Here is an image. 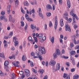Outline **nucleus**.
<instances>
[{"mask_svg":"<svg viewBox=\"0 0 79 79\" xmlns=\"http://www.w3.org/2000/svg\"><path fill=\"white\" fill-rule=\"evenodd\" d=\"M44 52H45V48H44L41 47V48H39V52L37 54V56H38V58L40 59V60H42L43 59L42 56L41 55H40L39 54L42 55Z\"/></svg>","mask_w":79,"mask_h":79,"instance_id":"obj_1","label":"nucleus"},{"mask_svg":"<svg viewBox=\"0 0 79 79\" xmlns=\"http://www.w3.org/2000/svg\"><path fill=\"white\" fill-rule=\"evenodd\" d=\"M56 53H54L53 55V59L54 60H55L56 58H57V55H60V49H57L56 50Z\"/></svg>","mask_w":79,"mask_h":79,"instance_id":"obj_2","label":"nucleus"},{"mask_svg":"<svg viewBox=\"0 0 79 79\" xmlns=\"http://www.w3.org/2000/svg\"><path fill=\"white\" fill-rule=\"evenodd\" d=\"M17 40H18V39L16 38V37H13V41L14 43H15V44H14V45H15V46H16L17 45H18L19 42Z\"/></svg>","mask_w":79,"mask_h":79,"instance_id":"obj_3","label":"nucleus"},{"mask_svg":"<svg viewBox=\"0 0 79 79\" xmlns=\"http://www.w3.org/2000/svg\"><path fill=\"white\" fill-rule=\"evenodd\" d=\"M55 24L54 25V29L56 30L57 29V26H58V20H57V16H55Z\"/></svg>","mask_w":79,"mask_h":79,"instance_id":"obj_4","label":"nucleus"},{"mask_svg":"<svg viewBox=\"0 0 79 79\" xmlns=\"http://www.w3.org/2000/svg\"><path fill=\"white\" fill-rule=\"evenodd\" d=\"M56 64V62L54 60H51L49 62V65L52 66H53Z\"/></svg>","mask_w":79,"mask_h":79,"instance_id":"obj_5","label":"nucleus"},{"mask_svg":"<svg viewBox=\"0 0 79 79\" xmlns=\"http://www.w3.org/2000/svg\"><path fill=\"white\" fill-rule=\"evenodd\" d=\"M25 74L27 77H29L30 76V73H29V70L28 69H25Z\"/></svg>","mask_w":79,"mask_h":79,"instance_id":"obj_6","label":"nucleus"},{"mask_svg":"<svg viewBox=\"0 0 79 79\" xmlns=\"http://www.w3.org/2000/svg\"><path fill=\"white\" fill-rule=\"evenodd\" d=\"M65 29L66 31H68V30L69 32H71V28L68 26V25H66L65 26Z\"/></svg>","mask_w":79,"mask_h":79,"instance_id":"obj_7","label":"nucleus"},{"mask_svg":"<svg viewBox=\"0 0 79 79\" xmlns=\"http://www.w3.org/2000/svg\"><path fill=\"white\" fill-rule=\"evenodd\" d=\"M46 6L48 10H52V7L51 6V5L48 4L46 5Z\"/></svg>","mask_w":79,"mask_h":79,"instance_id":"obj_8","label":"nucleus"},{"mask_svg":"<svg viewBox=\"0 0 79 79\" xmlns=\"http://www.w3.org/2000/svg\"><path fill=\"white\" fill-rule=\"evenodd\" d=\"M60 69V64L58 63L56 65V69L58 71Z\"/></svg>","mask_w":79,"mask_h":79,"instance_id":"obj_9","label":"nucleus"},{"mask_svg":"<svg viewBox=\"0 0 79 79\" xmlns=\"http://www.w3.org/2000/svg\"><path fill=\"white\" fill-rule=\"evenodd\" d=\"M67 4L68 8H69L71 7V3H70V1H69V0H67Z\"/></svg>","mask_w":79,"mask_h":79,"instance_id":"obj_10","label":"nucleus"},{"mask_svg":"<svg viewBox=\"0 0 79 79\" xmlns=\"http://www.w3.org/2000/svg\"><path fill=\"white\" fill-rule=\"evenodd\" d=\"M60 26L63 27L64 26V23H63V19L60 20Z\"/></svg>","mask_w":79,"mask_h":79,"instance_id":"obj_11","label":"nucleus"},{"mask_svg":"<svg viewBox=\"0 0 79 79\" xmlns=\"http://www.w3.org/2000/svg\"><path fill=\"white\" fill-rule=\"evenodd\" d=\"M69 53L71 55H74L76 54V51H72L71 52H69Z\"/></svg>","mask_w":79,"mask_h":79,"instance_id":"obj_12","label":"nucleus"},{"mask_svg":"<svg viewBox=\"0 0 79 79\" xmlns=\"http://www.w3.org/2000/svg\"><path fill=\"white\" fill-rule=\"evenodd\" d=\"M7 11L8 14H10V6L9 5L7 6Z\"/></svg>","mask_w":79,"mask_h":79,"instance_id":"obj_13","label":"nucleus"},{"mask_svg":"<svg viewBox=\"0 0 79 79\" xmlns=\"http://www.w3.org/2000/svg\"><path fill=\"white\" fill-rule=\"evenodd\" d=\"M72 15H73V17H74V18H75L76 19H77V20H78V19H79V18H78V17H77V15H76V14H73Z\"/></svg>","mask_w":79,"mask_h":79,"instance_id":"obj_14","label":"nucleus"},{"mask_svg":"<svg viewBox=\"0 0 79 79\" xmlns=\"http://www.w3.org/2000/svg\"><path fill=\"white\" fill-rule=\"evenodd\" d=\"M12 64H13V65H14V66H16V67H19V66H20V65H18V64L16 63L15 64V62H12Z\"/></svg>","mask_w":79,"mask_h":79,"instance_id":"obj_15","label":"nucleus"},{"mask_svg":"<svg viewBox=\"0 0 79 79\" xmlns=\"http://www.w3.org/2000/svg\"><path fill=\"white\" fill-rule=\"evenodd\" d=\"M79 77V76L77 74H76L73 77V79H78Z\"/></svg>","mask_w":79,"mask_h":79,"instance_id":"obj_16","label":"nucleus"},{"mask_svg":"<svg viewBox=\"0 0 79 79\" xmlns=\"http://www.w3.org/2000/svg\"><path fill=\"white\" fill-rule=\"evenodd\" d=\"M35 13V10L33 9L29 11V13L30 15H32V13Z\"/></svg>","mask_w":79,"mask_h":79,"instance_id":"obj_17","label":"nucleus"},{"mask_svg":"<svg viewBox=\"0 0 79 79\" xmlns=\"http://www.w3.org/2000/svg\"><path fill=\"white\" fill-rule=\"evenodd\" d=\"M13 35V31H11L9 33V35L8 36V37L9 38H10V37H11Z\"/></svg>","mask_w":79,"mask_h":79,"instance_id":"obj_18","label":"nucleus"},{"mask_svg":"<svg viewBox=\"0 0 79 79\" xmlns=\"http://www.w3.org/2000/svg\"><path fill=\"white\" fill-rule=\"evenodd\" d=\"M9 64V62L8 61H6L4 62V65L5 66H7Z\"/></svg>","mask_w":79,"mask_h":79,"instance_id":"obj_19","label":"nucleus"},{"mask_svg":"<svg viewBox=\"0 0 79 79\" xmlns=\"http://www.w3.org/2000/svg\"><path fill=\"white\" fill-rule=\"evenodd\" d=\"M26 60V56L25 55H23L22 56V60L23 61H25Z\"/></svg>","mask_w":79,"mask_h":79,"instance_id":"obj_20","label":"nucleus"},{"mask_svg":"<svg viewBox=\"0 0 79 79\" xmlns=\"http://www.w3.org/2000/svg\"><path fill=\"white\" fill-rule=\"evenodd\" d=\"M43 37V35L42 33H40L39 34V39H41Z\"/></svg>","mask_w":79,"mask_h":79,"instance_id":"obj_21","label":"nucleus"},{"mask_svg":"<svg viewBox=\"0 0 79 79\" xmlns=\"http://www.w3.org/2000/svg\"><path fill=\"white\" fill-rule=\"evenodd\" d=\"M15 5L16 7H17L18 5V0H16L15 1Z\"/></svg>","mask_w":79,"mask_h":79,"instance_id":"obj_22","label":"nucleus"},{"mask_svg":"<svg viewBox=\"0 0 79 79\" xmlns=\"http://www.w3.org/2000/svg\"><path fill=\"white\" fill-rule=\"evenodd\" d=\"M54 40H55V38H54V36H53L52 37V39L50 40L51 42H52V44H53V43H54Z\"/></svg>","mask_w":79,"mask_h":79,"instance_id":"obj_23","label":"nucleus"},{"mask_svg":"<svg viewBox=\"0 0 79 79\" xmlns=\"http://www.w3.org/2000/svg\"><path fill=\"white\" fill-rule=\"evenodd\" d=\"M12 19H13V17H12V16L11 15H9V21L10 22L12 21Z\"/></svg>","mask_w":79,"mask_h":79,"instance_id":"obj_24","label":"nucleus"},{"mask_svg":"<svg viewBox=\"0 0 79 79\" xmlns=\"http://www.w3.org/2000/svg\"><path fill=\"white\" fill-rule=\"evenodd\" d=\"M39 72L41 74H43V73L44 72V70L43 69L39 70Z\"/></svg>","mask_w":79,"mask_h":79,"instance_id":"obj_25","label":"nucleus"},{"mask_svg":"<svg viewBox=\"0 0 79 79\" xmlns=\"http://www.w3.org/2000/svg\"><path fill=\"white\" fill-rule=\"evenodd\" d=\"M23 4L25 6H29V3L27 1L24 2Z\"/></svg>","mask_w":79,"mask_h":79,"instance_id":"obj_26","label":"nucleus"},{"mask_svg":"<svg viewBox=\"0 0 79 79\" xmlns=\"http://www.w3.org/2000/svg\"><path fill=\"white\" fill-rule=\"evenodd\" d=\"M52 14L50 12H48L46 13L47 16L49 17L51 16Z\"/></svg>","mask_w":79,"mask_h":79,"instance_id":"obj_27","label":"nucleus"},{"mask_svg":"<svg viewBox=\"0 0 79 79\" xmlns=\"http://www.w3.org/2000/svg\"><path fill=\"white\" fill-rule=\"evenodd\" d=\"M32 37L31 36H29L28 37V40H29L30 41H31L32 42H34V40H32Z\"/></svg>","mask_w":79,"mask_h":79,"instance_id":"obj_28","label":"nucleus"},{"mask_svg":"<svg viewBox=\"0 0 79 79\" xmlns=\"http://www.w3.org/2000/svg\"><path fill=\"white\" fill-rule=\"evenodd\" d=\"M74 38L73 41L74 44H77V42H76V40L75 39V37H76V36H74Z\"/></svg>","mask_w":79,"mask_h":79,"instance_id":"obj_29","label":"nucleus"},{"mask_svg":"<svg viewBox=\"0 0 79 79\" xmlns=\"http://www.w3.org/2000/svg\"><path fill=\"white\" fill-rule=\"evenodd\" d=\"M52 70L53 71V73H54V72H56V71H58L56 69H55V67H52Z\"/></svg>","mask_w":79,"mask_h":79,"instance_id":"obj_30","label":"nucleus"},{"mask_svg":"<svg viewBox=\"0 0 79 79\" xmlns=\"http://www.w3.org/2000/svg\"><path fill=\"white\" fill-rule=\"evenodd\" d=\"M0 75L1 76H3L4 75V73L1 70H0Z\"/></svg>","mask_w":79,"mask_h":79,"instance_id":"obj_31","label":"nucleus"},{"mask_svg":"<svg viewBox=\"0 0 79 79\" xmlns=\"http://www.w3.org/2000/svg\"><path fill=\"white\" fill-rule=\"evenodd\" d=\"M73 22L72 23V24H74V23H76V19H75V18L74 17H73Z\"/></svg>","mask_w":79,"mask_h":79,"instance_id":"obj_32","label":"nucleus"},{"mask_svg":"<svg viewBox=\"0 0 79 79\" xmlns=\"http://www.w3.org/2000/svg\"><path fill=\"white\" fill-rule=\"evenodd\" d=\"M4 18V16H1L0 17V20L2 21V20H3Z\"/></svg>","mask_w":79,"mask_h":79,"instance_id":"obj_33","label":"nucleus"},{"mask_svg":"<svg viewBox=\"0 0 79 79\" xmlns=\"http://www.w3.org/2000/svg\"><path fill=\"white\" fill-rule=\"evenodd\" d=\"M53 26V24H52V21H50L49 22V27H52Z\"/></svg>","mask_w":79,"mask_h":79,"instance_id":"obj_34","label":"nucleus"},{"mask_svg":"<svg viewBox=\"0 0 79 79\" xmlns=\"http://www.w3.org/2000/svg\"><path fill=\"white\" fill-rule=\"evenodd\" d=\"M1 15L3 16L4 15H5V11H2L1 12Z\"/></svg>","mask_w":79,"mask_h":79,"instance_id":"obj_35","label":"nucleus"},{"mask_svg":"<svg viewBox=\"0 0 79 79\" xmlns=\"http://www.w3.org/2000/svg\"><path fill=\"white\" fill-rule=\"evenodd\" d=\"M27 19L28 21H29V22H31V21H33L32 19L30 18H28Z\"/></svg>","mask_w":79,"mask_h":79,"instance_id":"obj_36","label":"nucleus"},{"mask_svg":"<svg viewBox=\"0 0 79 79\" xmlns=\"http://www.w3.org/2000/svg\"><path fill=\"white\" fill-rule=\"evenodd\" d=\"M34 40L35 42H37V38L36 37H34Z\"/></svg>","mask_w":79,"mask_h":79,"instance_id":"obj_37","label":"nucleus"},{"mask_svg":"<svg viewBox=\"0 0 79 79\" xmlns=\"http://www.w3.org/2000/svg\"><path fill=\"white\" fill-rule=\"evenodd\" d=\"M29 18V15H27V14H26L25 18H26V19H28V18Z\"/></svg>","mask_w":79,"mask_h":79,"instance_id":"obj_38","label":"nucleus"},{"mask_svg":"<svg viewBox=\"0 0 79 79\" xmlns=\"http://www.w3.org/2000/svg\"><path fill=\"white\" fill-rule=\"evenodd\" d=\"M21 26L23 27L24 26V23L23 21L21 22Z\"/></svg>","mask_w":79,"mask_h":79,"instance_id":"obj_39","label":"nucleus"},{"mask_svg":"<svg viewBox=\"0 0 79 79\" xmlns=\"http://www.w3.org/2000/svg\"><path fill=\"white\" fill-rule=\"evenodd\" d=\"M39 15L40 17H41V18H42V19H43V14L40 12H39Z\"/></svg>","mask_w":79,"mask_h":79,"instance_id":"obj_40","label":"nucleus"},{"mask_svg":"<svg viewBox=\"0 0 79 79\" xmlns=\"http://www.w3.org/2000/svg\"><path fill=\"white\" fill-rule=\"evenodd\" d=\"M65 64L67 66H70V63H69V62H66L65 63Z\"/></svg>","mask_w":79,"mask_h":79,"instance_id":"obj_41","label":"nucleus"},{"mask_svg":"<svg viewBox=\"0 0 79 79\" xmlns=\"http://www.w3.org/2000/svg\"><path fill=\"white\" fill-rule=\"evenodd\" d=\"M67 74L66 73H64L63 76V77H64V78H66V77H67Z\"/></svg>","mask_w":79,"mask_h":79,"instance_id":"obj_42","label":"nucleus"},{"mask_svg":"<svg viewBox=\"0 0 79 79\" xmlns=\"http://www.w3.org/2000/svg\"><path fill=\"white\" fill-rule=\"evenodd\" d=\"M31 55L32 56H35V53H34V52H32L31 53Z\"/></svg>","mask_w":79,"mask_h":79,"instance_id":"obj_43","label":"nucleus"},{"mask_svg":"<svg viewBox=\"0 0 79 79\" xmlns=\"http://www.w3.org/2000/svg\"><path fill=\"white\" fill-rule=\"evenodd\" d=\"M63 58H64L65 59H68L69 58V57L68 56H62Z\"/></svg>","mask_w":79,"mask_h":79,"instance_id":"obj_44","label":"nucleus"},{"mask_svg":"<svg viewBox=\"0 0 79 79\" xmlns=\"http://www.w3.org/2000/svg\"><path fill=\"white\" fill-rule=\"evenodd\" d=\"M30 66L31 67H33V66H34V63L31 61L30 62Z\"/></svg>","mask_w":79,"mask_h":79,"instance_id":"obj_45","label":"nucleus"},{"mask_svg":"<svg viewBox=\"0 0 79 79\" xmlns=\"http://www.w3.org/2000/svg\"><path fill=\"white\" fill-rule=\"evenodd\" d=\"M72 19L71 18H70L69 20H68V21L69 23H71V21H72Z\"/></svg>","mask_w":79,"mask_h":79,"instance_id":"obj_46","label":"nucleus"},{"mask_svg":"<svg viewBox=\"0 0 79 79\" xmlns=\"http://www.w3.org/2000/svg\"><path fill=\"white\" fill-rule=\"evenodd\" d=\"M75 70H76V69L73 68L71 69V71L72 72V73H73L74 72V71H75Z\"/></svg>","mask_w":79,"mask_h":79,"instance_id":"obj_47","label":"nucleus"},{"mask_svg":"<svg viewBox=\"0 0 79 79\" xmlns=\"http://www.w3.org/2000/svg\"><path fill=\"white\" fill-rule=\"evenodd\" d=\"M70 56L71 60H72V61L73 60H74V58H73V56H72V55H70Z\"/></svg>","mask_w":79,"mask_h":79,"instance_id":"obj_48","label":"nucleus"},{"mask_svg":"<svg viewBox=\"0 0 79 79\" xmlns=\"http://www.w3.org/2000/svg\"><path fill=\"white\" fill-rule=\"evenodd\" d=\"M21 11L24 14L25 13V11L24 10H23V8H22V7H21Z\"/></svg>","mask_w":79,"mask_h":79,"instance_id":"obj_49","label":"nucleus"},{"mask_svg":"<svg viewBox=\"0 0 79 79\" xmlns=\"http://www.w3.org/2000/svg\"><path fill=\"white\" fill-rule=\"evenodd\" d=\"M44 27L45 30H47V24L46 23L45 24Z\"/></svg>","mask_w":79,"mask_h":79,"instance_id":"obj_50","label":"nucleus"},{"mask_svg":"<svg viewBox=\"0 0 79 79\" xmlns=\"http://www.w3.org/2000/svg\"><path fill=\"white\" fill-rule=\"evenodd\" d=\"M31 28L32 29H34V26L33 25H31Z\"/></svg>","mask_w":79,"mask_h":79,"instance_id":"obj_51","label":"nucleus"},{"mask_svg":"<svg viewBox=\"0 0 79 79\" xmlns=\"http://www.w3.org/2000/svg\"><path fill=\"white\" fill-rule=\"evenodd\" d=\"M32 69L33 70V71L34 73H37V71H35V70L34 69Z\"/></svg>","mask_w":79,"mask_h":79,"instance_id":"obj_52","label":"nucleus"},{"mask_svg":"<svg viewBox=\"0 0 79 79\" xmlns=\"http://www.w3.org/2000/svg\"><path fill=\"white\" fill-rule=\"evenodd\" d=\"M70 46L71 47L73 48V47H74V44H73V43H72L70 44Z\"/></svg>","mask_w":79,"mask_h":79,"instance_id":"obj_53","label":"nucleus"},{"mask_svg":"<svg viewBox=\"0 0 79 79\" xmlns=\"http://www.w3.org/2000/svg\"><path fill=\"white\" fill-rule=\"evenodd\" d=\"M64 16H68V14L67 12H66L64 14Z\"/></svg>","mask_w":79,"mask_h":79,"instance_id":"obj_54","label":"nucleus"},{"mask_svg":"<svg viewBox=\"0 0 79 79\" xmlns=\"http://www.w3.org/2000/svg\"><path fill=\"white\" fill-rule=\"evenodd\" d=\"M59 3L60 5H61L63 2H62V0H59Z\"/></svg>","mask_w":79,"mask_h":79,"instance_id":"obj_55","label":"nucleus"},{"mask_svg":"<svg viewBox=\"0 0 79 79\" xmlns=\"http://www.w3.org/2000/svg\"><path fill=\"white\" fill-rule=\"evenodd\" d=\"M60 42L61 43V44H63V40L61 39H60Z\"/></svg>","mask_w":79,"mask_h":79,"instance_id":"obj_56","label":"nucleus"},{"mask_svg":"<svg viewBox=\"0 0 79 79\" xmlns=\"http://www.w3.org/2000/svg\"><path fill=\"white\" fill-rule=\"evenodd\" d=\"M9 58L10 59H13V58H14V56H10L9 57Z\"/></svg>","mask_w":79,"mask_h":79,"instance_id":"obj_57","label":"nucleus"},{"mask_svg":"<svg viewBox=\"0 0 79 79\" xmlns=\"http://www.w3.org/2000/svg\"><path fill=\"white\" fill-rule=\"evenodd\" d=\"M19 73L20 74L22 75V74H23V71H20L19 72Z\"/></svg>","mask_w":79,"mask_h":79,"instance_id":"obj_58","label":"nucleus"},{"mask_svg":"<svg viewBox=\"0 0 79 79\" xmlns=\"http://www.w3.org/2000/svg\"><path fill=\"white\" fill-rule=\"evenodd\" d=\"M26 42L24 41L23 42V47H25L26 46Z\"/></svg>","mask_w":79,"mask_h":79,"instance_id":"obj_59","label":"nucleus"},{"mask_svg":"<svg viewBox=\"0 0 79 79\" xmlns=\"http://www.w3.org/2000/svg\"><path fill=\"white\" fill-rule=\"evenodd\" d=\"M27 24H26V25L24 28L25 30H26V29H27Z\"/></svg>","mask_w":79,"mask_h":79,"instance_id":"obj_60","label":"nucleus"},{"mask_svg":"<svg viewBox=\"0 0 79 79\" xmlns=\"http://www.w3.org/2000/svg\"><path fill=\"white\" fill-rule=\"evenodd\" d=\"M72 61V63L73 65H75V61H74V60H73Z\"/></svg>","mask_w":79,"mask_h":79,"instance_id":"obj_61","label":"nucleus"},{"mask_svg":"<svg viewBox=\"0 0 79 79\" xmlns=\"http://www.w3.org/2000/svg\"><path fill=\"white\" fill-rule=\"evenodd\" d=\"M48 61H46L45 63L46 66L48 67Z\"/></svg>","mask_w":79,"mask_h":79,"instance_id":"obj_62","label":"nucleus"},{"mask_svg":"<svg viewBox=\"0 0 79 79\" xmlns=\"http://www.w3.org/2000/svg\"><path fill=\"white\" fill-rule=\"evenodd\" d=\"M48 78V76L46 75L44 77L43 79H47Z\"/></svg>","mask_w":79,"mask_h":79,"instance_id":"obj_63","label":"nucleus"},{"mask_svg":"<svg viewBox=\"0 0 79 79\" xmlns=\"http://www.w3.org/2000/svg\"><path fill=\"white\" fill-rule=\"evenodd\" d=\"M73 10H72V11H71V12H70L71 15V16H73V15L74 14V13H73Z\"/></svg>","mask_w":79,"mask_h":79,"instance_id":"obj_64","label":"nucleus"}]
</instances>
